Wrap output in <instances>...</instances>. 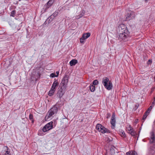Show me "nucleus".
<instances>
[{"mask_svg":"<svg viewBox=\"0 0 155 155\" xmlns=\"http://www.w3.org/2000/svg\"><path fill=\"white\" fill-rule=\"evenodd\" d=\"M68 82V76L67 75H66L63 78L61 83V86H64L67 88V85Z\"/></svg>","mask_w":155,"mask_h":155,"instance_id":"9","label":"nucleus"},{"mask_svg":"<svg viewBox=\"0 0 155 155\" xmlns=\"http://www.w3.org/2000/svg\"><path fill=\"white\" fill-rule=\"evenodd\" d=\"M50 76L52 78H54V77H57V76H56L55 74L54 73H51L50 74Z\"/></svg>","mask_w":155,"mask_h":155,"instance_id":"32","label":"nucleus"},{"mask_svg":"<svg viewBox=\"0 0 155 155\" xmlns=\"http://www.w3.org/2000/svg\"><path fill=\"white\" fill-rule=\"evenodd\" d=\"M90 89L91 92H93L95 90V86L92 84H90Z\"/></svg>","mask_w":155,"mask_h":155,"instance_id":"19","label":"nucleus"},{"mask_svg":"<svg viewBox=\"0 0 155 155\" xmlns=\"http://www.w3.org/2000/svg\"><path fill=\"white\" fill-rule=\"evenodd\" d=\"M115 149H116L115 147L114 146H111L110 149V153L111 155H114L115 154Z\"/></svg>","mask_w":155,"mask_h":155,"instance_id":"15","label":"nucleus"},{"mask_svg":"<svg viewBox=\"0 0 155 155\" xmlns=\"http://www.w3.org/2000/svg\"><path fill=\"white\" fill-rule=\"evenodd\" d=\"M115 117V113L113 112L110 121V124H111V127L112 129H114L115 125L116 120Z\"/></svg>","mask_w":155,"mask_h":155,"instance_id":"11","label":"nucleus"},{"mask_svg":"<svg viewBox=\"0 0 155 155\" xmlns=\"http://www.w3.org/2000/svg\"><path fill=\"white\" fill-rule=\"evenodd\" d=\"M53 122L51 121L47 124L43 128L42 131L44 132H47L53 128Z\"/></svg>","mask_w":155,"mask_h":155,"instance_id":"8","label":"nucleus"},{"mask_svg":"<svg viewBox=\"0 0 155 155\" xmlns=\"http://www.w3.org/2000/svg\"><path fill=\"white\" fill-rule=\"evenodd\" d=\"M54 2V0H50L44 6V8L46 10Z\"/></svg>","mask_w":155,"mask_h":155,"instance_id":"12","label":"nucleus"},{"mask_svg":"<svg viewBox=\"0 0 155 155\" xmlns=\"http://www.w3.org/2000/svg\"><path fill=\"white\" fill-rule=\"evenodd\" d=\"M96 127L97 130L102 133L104 134L106 133L110 132L109 130L105 128L100 124H97Z\"/></svg>","mask_w":155,"mask_h":155,"instance_id":"5","label":"nucleus"},{"mask_svg":"<svg viewBox=\"0 0 155 155\" xmlns=\"http://www.w3.org/2000/svg\"><path fill=\"white\" fill-rule=\"evenodd\" d=\"M56 73L57 74V75H56V76H57V77H58V75L59 72L58 71H57V72H56Z\"/></svg>","mask_w":155,"mask_h":155,"instance_id":"35","label":"nucleus"},{"mask_svg":"<svg viewBox=\"0 0 155 155\" xmlns=\"http://www.w3.org/2000/svg\"><path fill=\"white\" fill-rule=\"evenodd\" d=\"M147 1H148V0H145V2H147Z\"/></svg>","mask_w":155,"mask_h":155,"instance_id":"38","label":"nucleus"},{"mask_svg":"<svg viewBox=\"0 0 155 155\" xmlns=\"http://www.w3.org/2000/svg\"><path fill=\"white\" fill-rule=\"evenodd\" d=\"M150 60H149L148 61V62H150Z\"/></svg>","mask_w":155,"mask_h":155,"instance_id":"40","label":"nucleus"},{"mask_svg":"<svg viewBox=\"0 0 155 155\" xmlns=\"http://www.w3.org/2000/svg\"><path fill=\"white\" fill-rule=\"evenodd\" d=\"M55 90L51 88L48 92V95L50 96H52L54 94Z\"/></svg>","mask_w":155,"mask_h":155,"instance_id":"17","label":"nucleus"},{"mask_svg":"<svg viewBox=\"0 0 155 155\" xmlns=\"http://www.w3.org/2000/svg\"><path fill=\"white\" fill-rule=\"evenodd\" d=\"M127 155H137V153L134 151H131L126 153Z\"/></svg>","mask_w":155,"mask_h":155,"instance_id":"18","label":"nucleus"},{"mask_svg":"<svg viewBox=\"0 0 155 155\" xmlns=\"http://www.w3.org/2000/svg\"><path fill=\"white\" fill-rule=\"evenodd\" d=\"M41 74L39 73H37L36 74V75L35 76V79L36 80H37L40 77Z\"/></svg>","mask_w":155,"mask_h":155,"instance_id":"22","label":"nucleus"},{"mask_svg":"<svg viewBox=\"0 0 155 155\" xmlns=\"http://www.w3.org/2000/svg\"><path fill=\"white\" fill-rule=\"evenodd\" d=\"M153 78H154V80L155 81V76Z\"/></svg>","mask_w":155,"mask_h":155,"instance_id":"39","label":"nucleus"},{"mask_svg":"<svg viewBox=\"0 0 155 155\" xmlns=\"http://www.w3.org/2000/svg\"><path fill=\"white\" fill-rule=\"evenodd\" d=\"M127 128L128 130L129 131L133 130V128L130 125H129Z\"/></svg>","mask_w":155,"mask_h":155,"instance_id":"30","label":"nucleus"},{"mask_svg":"<svg viewBox=\"0 0 155 155\" xmlns=\"http://www.w3.org/2000/svg\"><path fill=\"white\" fill-rule=\"evenodd\" d=\"M135 15L134 12L128 10L127 12V13L126 15V20L129 21L134 18Z\"/></svg>","mask_w":155,"mask_h":155,"instance_id":"6","label":"nucleus"},{"mask_svg":"<svg viewBox=\"0 0 155 155\" xmlns=\"http://www.w3.org/2000/svg\"><path fill=\"white\" fill-rule=\"evenodd\" d=\"M66 91V88L64 86H60L58 88L56 94L57 96L61 99L64 94Z\"/></svg>","mask_w":155,"mask_h":155,"instance_id":"4","label":"nucleus"},{"mask_svg":"<svg viewBox=\"0 0 155 155\" xmlns=\"http://www.w3.org/2000/svg\"><path fill=\"white\" fill-rule=\"evenodd\" d=\"M107 118H109V117H110L111 114L110 113H108L107 114Z\"/></svg>","mask_w":155,"mask_h":155,"instance_id":"33","label":"nucleus"},{"mask_svg":"<svg viewBox=\"0 0 155 155\" xmlns=\"http://www.w3.org/2000/svg\"><path fill=\"white\" fill-rule=\"evenodd\" d=\"M29 118L30 120H31L33 122V116L32 114H30L29 116Z\"/></svg>","mask_w":155,"mask_h":155,"instance_id":"31","label":"nucleus"},{"mask_svg":"<svg viewBox=\"0 0 155 155\" xmlns=\"http://www.w3.org/2000/svg\"><path fill=\"white\" fill-rule=\"evenodd\" d=\"M119 32H121V31H125V30H128L127 29L126 26L123 24H120L119 26Z\"/></svg>","mask_w":155,"mask_h":155,"instance_id":"14","label":"nucleus"},{"mask_svg":"<svg viewBox=\"0 0 155 155\" xmlns=\"http://www.w3.org/2000/svg\"><path fill=\"white\" fill-rule=\"evenodd\" d=\"M84 37L86 39L89 37L91 35L90 33H86L84 34Z\"/></svg>","mask_w":155,"mask_h":155,"instance_id":"25","label":"nucleus"},{"mask_svg":"<svg viewBox=\"0 0 155 155\" xmlns=\"http://www.w3.org/2000/svg\"><path fill=\"white\" fill-rule=\"evenodd\" d=\"M154 101L152 103V104H151L150 106L148 109L147 110L146 112L144 114L143 117V120H144L146 118L147 116L150 113V111H151L153 107L154 106V102L155 101V97H154Z\"/></svg>","mask_w":155,"mask_h":155,"instance_id":"7","label":"nucleus"},{"mask_svg":"<svg viewBox=\"0 0 155 155\" xmlns=\"http://www.w3.org/2000/svg\"><path fill=\"white\" fill-rule=\"evenodd\" d=\"M4 155H10L9 154V152L8 151H7L5 153Z\"/></svg>","mask_w":155,"mask_h":155,"instance_id":"34","label":"nucleus"},{"mask_svg":"<svg viewBox=\"0 0 155 155\" xmlns=\"http://www.w3.org/2000/svg\"><path fill=\"white\" fill-rule=\"evenodd\" d=\"M102 83L105 87L107 90H110L112 89V83L111 81H109L108 78L106 77L102 79Z\"/></svg>","mask_w":155,"mask_h":155,"instance_id":"2","label":"nucleus"},{"mask_svg":"<svg viewBox=\"0 0 155 155\" xmlns=\"http://www.w3.org/2000/svg\"><path fill=\"white\" fill-rule=\"evenodd\" d=\"M86 38L84 37V34L83 35L81 38H80V42L81 43H83L84 42V40L86 39Z\"/></svg>","mask_w":155,"mask_h":155,"instance_id":"21","label":"nucleus"},{"mask_svg":"<svg viewBox=\"0 0 155 155\" xmlns=\"http://www.w3.org/2000/svg\"><path fill=\"white\" fill-rule=\"evenodd\" d=\"M58 85L59 83L58 80L55 79L52 84L51 88L56 90V87L58 86Z\"/></svg>","mask_w":155,"mask_h":155,"instance_id":"13","label":"nucleus"},{"mask_svg":"<svg viewBox=\"0 0 155 155\" xmlns=\"http://www.w3.org/2000/svg\"><path fill=\"white\" fill-rule=\"evenodd\" d=\"M86 38L84 37V34L83 35L81 38H80V42L81 43H83L84 42V40L86 39Z\"/></svg>","mask_w":155,"mask_h":155,"instance_id":"20","label":"nucleus"},{"mask_svg":"<svg viewBox=\"0 0 155 155\" xmlns=\"http://www.w3.org/2000/svg\"><path fill=\"white\" fill-rule=\"evenodd\" d=\"M58 14V12L55 11L52 14V15L54 17H56L57 16Z\"/></svg>","mask_w":155,"mask_h":155,"instance_id":"29","label":"nucleus"},{"mask_svg":"<svg viewBox=\"0 0 155 155\" xmlns=\"http://www.w3.org/2000/svg\"><path fill=\"white\" fill-rule=\"evenodd\" d=\"M5 147L7 149V150H8V147Z\"/></svg>","mask_w":155,"mask_h":155,"instance_id":"37","label":"nucleus"},{"mask_svg":"<svg viewBox=\"0 0 155 155\" xmlns=\"http://www.w3.org/2000/svg\"><path fill=\"white\" fill-rule=\"evenodd\" d=\"M16 13V11L15 10H13L11 12L10 16L14 17Z\"/></svg>","mask_w":155,"mask_h":155,"instance_id":"26","label":"nucleus"},{"mask_svg":"<svg viewBox=\"0 0 155 155\" xmlns=\"http://www.w3.org/2000/svg\"><path fill=\"white\" fill-rule=\"evenodd\" d=\"M57 108L56 107H53L51 108L48 112V117H51L55 114L57 112Z\"/></svg>","mask_w":155,"mask_h":155,"instance_id":"10","label":"nucleus"},{"mask_svg":"<svg viewBox=\"0 0 155 155\" xmlns=\"http://www.w3.org/2000/svg\"><path fill=\"white\" fill-rule=\"evenodd\" d=\"M78 62L76 60L73 59L70 62V64L71 66H73L75 65Z\"/></svg>","mask_w":155,"mask_h":155,"instance_id":"16","label":"nucleus"},{"mask_svg":"<svg viewBox=\"0 0 155 155\" xmlns=\"http://www.w3.org/2000/svg\"><path fill=\"white\" fill-rule=\"evenodd\" d=\"M98 83V82L97 80H94L93 82V84L94 85H97Z\"/></svg>","mask_w":155,"mask_h":155,"instance_id":"27","label":"nucleus"},{"mask_svg":"<svg viewBox=\"0 0 155 155\" xmlns=\"http://www.w3.org/2000/svg\"><path fill=\"white\" fill-rule=\"evenodd\" d=\"M120 134L122 137H126L125 133L124 132V131L121 130L120 132Z\"/></svg>","mask_w":155,"mask_h":155,"instance_id":"24","label":"nucleus"},{"mask_svg":"<svg viewBox=\"0 0 155 155\" xmlns=\"http://www.w3.org/2000/svg\"><path fill=\"white\" fill-rule=\"evenodd\" d=\"M129 32L128 30H125V31L120 32V33L117 36V38L120 41H122L128 37L129 36Z\"/></svg>","mask_w":155,"mask_h":155,"instance_id":"3","label":"nucleus"},{"mask_svg":"<svg viewBox=\"0 0 155 155\" xmlns=\"http://www.w3.org/2000/svg\"><path fill=\"white\" fill-rule=\"evenodd\" d=\"M81 17H82V16H80L78 18L77 17V18H80Z\"/></svg>","mask_w":155,"mask_h":155,"instance_id":"36","label":"nucleus"},{"mask_svg":"<svg viewBox=\"0 0 155 155\" xmlns=\"http://www.w3.org/2000/svg\"><path fill=\"white\" fill-rule=\"evenodd\" d=\"M129 133L132 136H134L135 135V134H136L135 132L133 130L130 131Z\"/></svg>","mask_w":155,"mask_h":155,"instance_id":"28","label":"nucleus"},{"mask_svg":"<svg viewBox=\"0 0 155 155\" xmlns=\"http://www.w3.org/2000/svg\"><path fill=\"white\" fill-rule=\"evenodd\" d=\"M105 140L107 142H110L112 140V138H110L108 137H107L105 138Z\"/></svg>","mask_w":155,"mask_h":155,"instance_id":"23","label":"nucleus"},{"mask_svg":"<svg viewBox=\"0 0 155 155\" xmlns=\"http://www.w3.org/2000/svg\"><path fill=\"white\" fill-rule=\"evenodd\" d=\"M155 130L153 129L152 131L150 133V139L149 143V152L150 153H154L155 152Z\"/></svg>","mask_w":155,"mask_h":155,"instance_id":"1","label":"nucleus"}]
</instances>
